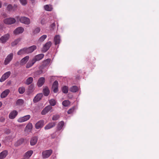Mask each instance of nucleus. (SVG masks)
<instances>
[{
    "mask_svg": "<svg viewBox=\"0 0 159 159\" xmlns=\"http://www.w3.org/2000/svg\"><path fill=\"white\" fill-rule=\"evenodd\" d=\"M16 22L15 19L13 18L10 17L5 19L3 20L4 23L7 25H11L15 23Z\"/></svg>",
    "mask_w": 159,
    "mask_h": 159,
    "instance_id": "2",
    "label": "nucleus"
},
{
    "mask_svg": "<svg viewBox=\"0 0 159 159\" xmlns=\"http://www.w3.org/2000/svg\"><path fill=\"white\" fill-rule=\"evenodd\" d=\"M51 26L53 29H54L56 26V24L54 22L51 25Z\"/></svg>",
    "mask_w": 159,
    "mask_h": 159,
    "instance_id": "48",
    "label": "nucleus"
},
{
    "mask_svg": "<svg viewBox=\"0 0 159 159\" xmlns=\"http://www.w3.org/2000/svg\"><path fill=\"white\" fill-rule=\"evenodd\" d=\"M26 53L27 51L26 48H24L20 50L17 53L18 55H20Z\"/></svg>",
    "mask_w": 159,
    "mask_h": 159,
    "instance_id": "28",
    "label": "nucleus"
},
{
    "mask_svg": "<svg viewBox=\"0 0 159 159\" xmlns=\"http://www.w3.org/2000/svg\"><path fill=\"white\" fill-rule=\"evenodd\" d=\"M44 122L43 120H40L37 122L35 125L36 129H39L42 128L44 125Z\"/></svg>",
    "mask_w": 159,
    "mask_h": 159,
    "instance_id": "15",
    "label": "nucleus"
},
{
    "mask_svg": "<svg viewBox=\"0 0 159 159\" xmlns=\"http://www.w3.org/2000/svg\"><path fill=\"white\" fill-rule=\"evenodd\" d=\"M24 102L23 100L21 99H18L16 102V105L18 106H21L24 103Z\"/></svg>",
    "mask_w": 159,
    "mask_h": 159,
    "instance_id": "27",
    "label": "nucleus"
},
{
    "mask_svg": "<svg viewBox=\"0 0 159 159\" xmlns=\"http://www.w3.org/2000/svg\"><path fill=\"white\" fill-rule=\"evenodd\" d=\"M52 43L51 41L47 42L43 46V51L46 52L50 48L52 45Z\"/></svg>",
    "mask_w": 159,
    "mask_h": 159,
    "instance_id": "8",
    "label": "nucleus"
},
{
    "mask_svg": "<svg viewBox=\"0 0 159 159\" xmlns=\"http://www.w3.org/2000/svg\"><path fill=\"white\" fill-rule=\"evenodd\" d=\"M33 78L32 77H30L28 78L26 80L25 83V84L28 85L31 84L33 81Z\"/></svg>",
    "mask_w": 159,
    "mask_h": 159,
    "instance_id": "33",
    "label": "nucleus"
},
{
    "mask_svg": "<svg viewBox=\"0 0 159 159\" xmlns=\"http://www.w3.org/2000/svg\"><path fill=\"white\" fill-rule=\"evenodd\" d=\"M2 16L4 18H5V17H7V14L6 13H2Z\"/></svg>",
    "mask_w": 159,
    "mask_h": 159,
    "instance_id": "50",
    "label": "nucleus"
},
{
    "mask_svg": "<svg viewBox=\"0 0 159 159\" xmlns=\"http://www.w3.org/2000/svg\"><path fill=\"white\" fill-rule=\"evenodd\" d=\"M45 82V79L44 77H41L39 78L37 83V85L39 87H41Z\"/></svg>",
    "mask_w": 159,
    "mask_h": 159,
    "instance_id": "16",
    "label": "nucleus"
},
{
    "mask_svg": "<svg viewBox=\"0 0 159 159\" xmlns=\"http://www.w3.org/2000/svg\"><path fill=\"white\" fill-rule=\"evenodd\" d=\"M35 62L33 58L31 60H30L27 63L26 66V68H29L31 67Z\"/></svg>",
    "mask_w": 159,
    "mask_h": 159,
    "instance_id": "22",
    "label": "nucleus"
},
{
    "mask_svg": "<svg viewBox=\"0 0 159 159\" xmlns=\"http://www.w3.org/2000/svg\"><path fill=\"white\" fill-rule=\"evenodd\" d=\"M32 3H33L35 2V0H30Z\"/></svg>",
    "mask_w": 159,
    "mask_h": 159,
    "instance_id": "53",
    "label": "nucleus"
},
{
    "mask_svg": "<svg viewBox=\"0 0 159 159\" xmlns=\"http://www.w3.org/2000/svg\"><path fill=\"white\" fill-rule=\"evenodd\" d=\"M30 118V115H27L23 117H20L18 119L17 121L19 123L24 122L29 120Z\"/></svg>",
    "mask_w": 159,
    "mask_h": 159,
    "instance_id": "7",
    "label": "nucleus"
},
{
    "mask_svg": "<svg viewBox=\"0 0 159 159\" xmlns=\"http://www.w3.org/2000/svg\"><path fill=\"white\" fill-rule=\"evenodd\" d=\"M27 129L30 130H31L33 128V125L32 123H29L26 126Z\"/></svg>",
    "mask_w": 159,
    "mask_h": 159,
    "instance_id": "41",
    "label": "nucleus"
},
{
    "mask_svg": "<svg viewBox=\"0 0 159 159\" xmlns=\"http://www.w3.org/2000/svg\"><path fill=\"white\" fill-rule=\"evenodd\" d=\"M70 91L73 93H75L78 90V88L76 86H73L70 88Z\"/></svg>",
    "mask_w": 159,
    "mask_h": 159,
    "instance_id": "30",
    "label": "nucleus"
},
{
    "mask_svg": "<svg viewBox=\"0 0 159 159\" xmlns=\"http://www.w3.org/2000/svg\"><path fill=\"white\" fill-rule=\"evenodd\" d=\"M43 96V94L42 93L38 94L33 99L34 102L36 103L39 101L41 99Z\"/></svg>",
    "mask_w": 159,
    "mask_h": 159,
    "instance_id": "11",
    "label": "nucleus"
},
{
    "mask_svg": "<svg viewBox=\"0 0 159 159\" xmlns=\"http://www.w3.org/2000/svg\"><path fill=\"white\" fill-rule=\"evenodd\" d=\"M64 125V122L63 121L60 122L57 125V129L59 130H61Z\"/></svg>",
    "mask_w": 159,
    "mask_h": 159,
    "instance_id": "32",
    "label": "nucleus"
},
{
    "mask_svg": "<svg viewBox=\"0 0 159 159\" xmlns=\"http://www.w3.org/2000/svg\"><path fill=\"white\" fill-rule=\"evenodd\" d=\"M49 102L51 106H54L56 105V102L55 100L54 99H51L49 101Z\"/></svg>",
    "mask_w": 159,
    "mask_h": 159,
    "instance_id": "37",
    "label": "nucleus"
},
{
    "mask_svg": "<svg viewBox=\"0 0 159 159\" xmlns=\"http://www.w3.org/2000/svg\"><path fill=\"white\" fill-rule=\"evenodd\" d=\"M30 58L29 56H27L23 58L20 61V64L21 65H23L25 64L28 61Z\"/></svg>",
    "mask_w": 159,
    "mask_h": 159,
    "instance_id": "18",
    "label": "nucleus"
},
{
    "mask_svg": "<svg viewBox=\"0 0 159 159\" xmlns=\"http://www.w3.org/2000/svg\"><path fill=\"white\" fill-rule=\"evenodd\" d=\"M56 123L55 122H51L49 123L44 127L45 130L49 129L55 126Z\"/></svg>",
    "mask_w": 159,
    "mask_h": 159,
    "instance_id": "21",
    "label": "nucleus"
},
{
    "mask_svg": "<svg viewBox=\"0 0 159 159\" xmlns=\"http://www.w3.org/2000/svg\"><path fill=\"white\" fill-rule=\"evenodd\" d=\"M58 83L57 81H55L53 83L52 88L54 93H56L58 91Z\"/></svg>",
    "mask_w": 159,
    "mask_h": 159,
    "instance_id": "9",
    "label": "nucleus"
},
{
    "mask_svg": "<svg viewBox=\"0 0 159 159\" xmlns=\"http://www.w3.org/2000/svg\"><path fill=\"white\" fill-rule=\"evenodd\" d=\"M47 37L46 35H43L39 38V41L41 42H43L46 39Z\"/></svg>",
    "mask_w": 159,
    "mask_h": 159,
    "instance_id": "38",
    "label": "nucleus"
},
{
    "mask_svg": "<svg viewBox=\"0 0 159 159\" xmlns=\"http://www.w3.org/2000/svg\"><path fill=\"white\" fill-rule=\"evenodd\" d=\"M44 57V55L43 54H40L36 55L33 58V59L36 62L37 61H40Z\"/></svg>",
    "mask_w": 159,
    "mask_h": 159,
    "instance_id": "13",
    "label": "nucleus"
},
{
    "mask_svg": "<svg viewBox=\"0 0 159 159\" xmlns=\"http://www.w3.org/2000/svg\"><path fill=\"white\" fill-rule=\"evenodd\" d=\"M46 22L45 20L44 19H43L41 20V23L43 25Z\"/></svg>",
    "mask_w": 159,
    "mask_h": 159,
    "instance_id": "49",
    "label": "nucleus"
},
{
    "mask_svg": "<svg viewBox=\"0 0 159 159\" xmlns=\"http://www.w3.org/2000/svg\"><path fill=\"white\" fill-rule=\"evenodd\" d=\"M51 59H47L46 60L44 61L43 64L45 66L48 65L50 63Z\"/></svg>",
    "mask_w": 159,
    "mask_h": 159,
    "instance_id": "40",
    "label": "nucleus"
},
{
    "mask_svg": "<svg viewBox=\"0 0 159 159\" xmlns=\"http://www.w3.org/2000/svg\"><path fill=\"white\" fill-rule=\"evenodd\" d=\"M13 7L12 5L11 4L9 5L7 7V9L8 11H11Z\"/></svg>",
    "mask_w": 159,
    "mask_h": 159,
    "instance_id": "46",
    "label": "nucleus"
},
{
    "mask_svg": "<svg viewBox=\"0 0 159 159\" xmlns=\"http://www.w3.org/2000/svg\"><path fill=\"white\" fill-rule=\"evenodd\" d=\"M16 18L18 20L19 19L20 22L26 25H29L30 23V20L28 18L22 16L19 18V16H16Z\"/></svg>",
    "mask_w": 159,
    "mask_h": 159,
    "instance_id": "1",
    "label": "nucleus"
},
{
    "mask_svg": "<svg viewBox=\"0 0 159 159\" xmlns=\"http://www.w3.org/2000/svg\"><path fill=\"white\" fill-rule=\"evenodd\" d=\"M2 105V102H0V108L1 107Z\"/></svg>",
    "mask_w": 159,
    "mask_h": 159,
    "instance_id": "54",
    "label": "nucleus"
},
{
    "mask_svg": "<svg viewBox=\"0 0 159 159\" xmlns=\"http://www.w3.org/2000/svg\"><path fill=\"white\" fill-rule=\"evenodd\" d=\"M74 110V108L72 107L68 110L67 113L68 114H70L73 112Z\"/></svg>",
    "mask_w": 159,
    "mask_h": 159,
    "instance_id": "44",
    "label": "nucleus"
},
{
    "mask_svg": "<svg viewBox=\"0 0 159 159\" xmlns=\"http://www.w3.org/2000/svg\"><path fill=\"white\" fill-rule=\"evenodd\" d=\"M52 151L51 149L43 151L42 153L43 157L44 158L48 157L52 153Z\"/></svg>",
    "mask_w": 159,
    "mask_h": 159,
    "instance_id": "5",
    "label": "nucleus"
},
{
    "mask_svg": "<svg viewBox=\"0 0 159 159\" xmlns=\"http://www.w3.org/2000/svg\"><path fill=\"white\" fill-rule=\"evenodd\" d=\"M20 41V39H17L15 40L14 41L12 42L11 43V45L12 46H14L16 45H17L18 43Z\"/></svg>",
    "mask_w": 159,
    "mask_h": 159,
    "instance_id": "39",
    "label": "nucleus"
},
{
    "mask_svg": "<svg viewBox=\"0 0 159 159\" xmlns=\"http://www.w3.org/2000/svg\"><path fill=\"white\" fill-rule=\"evenodd\" d=\"M33 153V151L32 150H30L27 151L25 153V157L29 158L32 155Z\"/></svg>",
    "mask_w": 159,
    "mask_h": 159,
    "instance_id": "31",
    "label": "nucleus"
},
{
    "mask_svg": "<svg viewBox=\"0 0 159 159\" xmlns=\"http://www.w3.org/2000/svg\"><path fill=\"white\" fill-rule=\"evenodd\" d=\"M60 37L59 35H56L54 38V41L55 45L59 44L60 43Z\"/></svg>",
    "mask_w": 159,
    "mask_h": 159,
    "instance_id": "24",
    "label": "nucleus"
},
{
    "mask_svg": "<svg viewBox=\"0 0 159 159\" xmlns=\"http://www.w3.org/2000/svg\"><path fill=\"white\" fill-rule=\"evenodd\" d=\"M43 94L45 96H48L50 93V91L48 87H45L43 89Z\"/></svg>",
    "mask_w": 159,
    "mask_h": 159,
    "instance_id": "25",
    "label": "nucleus"
},
{
    "mask_svg": "<svg viewBox=\"0 0 159 159\" xmlns=\"http://www.w3.org/2000/svg\"><path fill=\"white\" fill-rule=\"evenodd\" d=\"M34 87V85H31L29 86V89H32Z\"/></svg>",
    "mask_w": 159,
    "mask_h": 159,
    "instance_id": "51",
    "label": "nucleus"
},
{
    "mask_svg": "<svg viewBox=\"0 0 159 159\" xmlns=\"http://www.w3.org/2000/svg\"><path fill=\"white\" fill-rule=\"evenodd\" d=\"M13 57V53H11L8 55L5 59L4 64L5 65L8 64L12 59Z\"/></svg>",
    "mask_w": 159,
    "mask_h": 159,
    "instance_id": "3",
    "label": "nucleus"
},
{
    "mask_svg": "<svg viewBox=\"0 0 159 159\" xmlns=\"http://www.w3.org/2000/svg\"><path fill=\"white\" fill-rule=\"evenodd\" d=\"M18 90L19 93L22 94L25 92V87L22 86L19 88Z\"/></svg>",
    "mask_w": 159,
    "mask_h": 159,
    "instance_id": "34",
    "label": "nucleus"
},
{
    "mask_svg": "<svg viewBox=\"0 0 159 159\" xmlns=\"http://www.w3.org/2000/svg\"><path fill=\"white\" fill-rule=\"evenodd\" d=\"M2 7V3L0 1V8Z\"/></svg>",
    "mask_w": 159,
    "mask_h": 159,
    "instance_id": "55",
    "label": "nucleus"
},
{
    "mask_svg": "<svg viewBox=\"0 0 159 159\" xmlns=\"http://www.w3.org/2000/svg\"><path fill=\"white\" fill-rule=\"evenodd\" d=\"M10 91L9 89H7L2 92L1 93L0 97L2 98H4L6 97L9 94Z\"/></svg>",
    "mask_w": 159,
    "mask_h": 159,
    "instance_id": "20",
    "label": "nucleus"
},
{
    "mask_svg": "<svg viewBox=\"0 0 159 159\" xmlns=\"http://www.w3.org/2000/svg\"><path fill=\"white\" fill-rule=\"evenodd\" d=\"M18 114V112L16 110H13L11 112L9 115V117L11 119H14L17 116Z\"/></svg>",
    "mask_w": 159,
    "mask_h": 159,
    "instance_id": "14",
    "label": "nucleus"
},
{
    "mask_svg": "<svg viewBox=\"0 0 159 159\" xmlns=\"http://www.w3.org/2000/svg\"><path fill=\"white\" fill-rule=\"evenodd\" d=\"M11 72L10 71H7L5 73L2 75L0 79V82H2L7 79L11 75Z\"/></svg>",
    "mask_w": 159,
    "mask_h": 159,
    "instance_id": "4",
    "label": "nucleus"
},
{
    "mask_svg": "<svg viewBox=\"0 0 159 159\" xmlns=\"http://www.w3.org/2000/svg\"><path fill=\"white\" fill-rule=\"evenodd\" d=\"M25 139L23 138L20 139L15 143L16 146H18L21 145L24 142Z\"/></svg>",
    "mask_w": 159,
    "mask_h": 159,
    "instance_id": "26",
    "label": "nucleus"
},
{
    "mask_svg": "<svg viewBox=\"0 0 159 159\" xmlns=\"http://www.w3.org/2000/svg\"><path fill=\"white\" fill-rule=\"evenodd\" d=\"M40 29L39 28H36L33 31V33L34 34H36L39 33L40 31Z\"/></svg>",
    "mask_w": 159,
    "mask_h": 159,
    "instance_id": "42",
    "label": "nucleus"
},
{
    "mask_svg": "<svg viewBox=\"0 0 159 159\" xmlns=\"http://www.w3.org/2000/svg\"><path fill=\"white\" fill-rule=\"evenodd\" d=\"M8 154V152L7 150H4L0 153V159H3L5 158Z\"/></svg>",
    "mask_w": 159,
    "mask_h": 159,
    "instance_id": "23",
    "label": "nucleus"
},
{
    "mask_svg": "<svg viewBox=\"0 0 159 159\" xmlns=\"http://www.w3.org/2000/svg\"><path fill=\"white\" fill-rule=\"evenodd\" d=\"M38 140V138L36 136H34L31 138L30 141V145L34 146L36 144Z\"/></svg>",
    "mask_w": 159,
    "mask_h": 159,
    "instance_id": "17",
    "label": "nucleus"
},
{
    "mask_svg": "<svg viewBox=\"0 0 159 159\" xmlns=\"http://www.w3.org/2000/svg\"><path fill=\"white\" fill-rule=\"evenodd\" d=\"M20 3L23 5H25L27 3L26 0H20Z\"/></svg>",
    "mask_w": 159,
    "mask_h": 159,
    "instance_id": "45",
    "label": "nucleus"
},
{
    "mask_svg": "<svg viewBox=\"0 0 159 159\" xmlns=\"http://www.w3.org/2000/svg\"><path fill=\"white\" fill-rule=\"evenodd\" d=\"M59 116L58 115H54L52 118V120H57L59 119Z\"/></svg>",
    "mask_w": 159,
    "mask_h": 159,
    "instance_id": "43",
    "label": "nucleus"
},
{
    "mask_svg": "<svg viewBox=\"0 0 159 159\" xmlns=\"http://www.w3.org/2000/svg\"><path fill=\"white\" fill-rule=\"evenodd\" d=\"M45 10L48 11H52L53 8L52 6L50 5H46L44 6Z\"/></svg>",
    "mask_w": 159,
    "mask_h": 159,
    "instance_id": "29",
    "label": "nucleus"
},
{
    "mask_svg": "<svg viewBox=\"0 0 159 159\" xmlns=\"http://www.w3.org/2000/svg\"><path fill=\"white\" fill-rule=\"evenodd\" d=\"M62 91L64 93H67L68 91V87L66 86H64L62 88Z\"/></svg>",
    "mask_w": 159,
    "mask_h": 159,
    "instance_id": "35",
    "label": "nucleus"
},
{
    "mask_svg": "<svg viewBox=\"0 0 159 159\" xmlns=\"http://www.w3.org/2000/svg\"><path fill=\"white\" fill-rule=\"evenodd\" d=\"M10 131L9 129H7V131H6V133L7 134H8L10 133Z\"/></svg>",
    "mask_w": 159,
    "mask_h": 159,
    "instance_id": "52",
    "label": "nucleus"
},
{
    "mask_svg": "<svg viewBox=\"0 0 159 159\" xmlns=\"http://www.w3.org/2000/svg\"><path fill=\"white\" fill-rule=\"evenodd\" d=\"M1 146V143H0V147Z\"/></svg>",
    "mask_w": 159,
    "mask_h": 159,
    "instance_id": "56",
    "label": "nucleus"
},
{
    "mask_svg": "<svg viewBox=\"0 0 159 159\" xmlns=\"http://www.w3.org/2000/svg\"><path fill=\"white\" fill-rule=\"evenodd\" d=\"M5 119L4 118L1 117L0 118V122H4L5 121Z\"/></svg>",
    "mask_w": 159,
    "mask_h": 159,
    "instance_id": "47",
    "label": "nucleus"
},
{
    "mask_svg": "<svg viewBox=\"0 0 159 159\" xmlns=\"http://www.w3.org/2000/svg\"><path fill=\"white\" fill-rule=\"evenodd\" d=\"M9 37L10 35L8 34L2 36L0 38V43H5L9 39Z\"/></svg>",
    "mask_w": 159,
    "mask_h": 159,
    "instance_id": "6",
    "label": "nucleus"
},
{
    "mask_svg": "<svg viewBox=\"0 0 159 159\" xmlns=\"http://www.w3.org/2000/svg\"><path fill=\"white\" fill-rule=\"evenodd\" d=\"M37 48V47L35 45H33L28 48H26L27 54H29L32 52Z\"/></svg>",
    "mask_w": 159,
    "mask_h": 159,
    "instance_id": "12",
    "label": "nucleus"
},
{
    "mask_svg": "<svg viewBox=\"0 0 159 159\" xmlns=\"http://www.w3.org/2000/svg\"><path fill=\"white\" fill-rule=\"evenodd\" d=\"M52 109V107L50 105L48 106L45 107L41 112V114L43 115L46 114Z\"/></svg>",
    "mask_w": 159,
    "mask_h": 159,
    "instance_id": "10",
    "label": "nucleus"
},
{
    "mask_svg": "<svg viewBox=\"0 0 159 159\" xmlns=\"http://www.w3.org/2000/svg\"><path fill=\"white\" fill-rule=\"evenodd\" d=\"M24 31V29L22 27H19L16 29L14 31V33L17 34L22 33Z\"/></svg>",
    "mask_w": 159,
    "mask_h": 159,
    "instance_id": "19",
    "label": "nucleus"
},
{
    "mask_svg": "<svg viewBox=\"0 0 159 159\" xmlns=\"http://www.w3.org/2000/svg\"><path fill=\"white\" fill-rule=\"evenodd\" d=\"M70 104V102L67 100H65L62 102V104L64 106L67 107Z\"/></svg>",
    "mask_w": 159,
    "mask_h": 159,
    "instance_id": "36",
    "label": "nucleus"
}]
</instances>
